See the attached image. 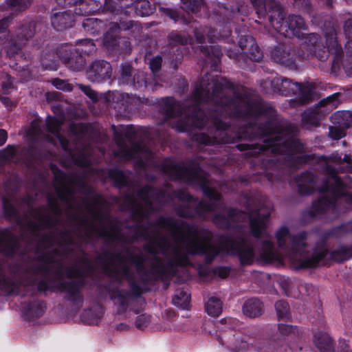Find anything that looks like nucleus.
I'll list each match as a JSON object with an SVG mask.
<instances>
[{
	"label": "nucleus",
	"instance_id": "obj_50",
	"mask_svg": "<svg viewBox=\"0 0 352 352\" xmlns=\"http://www.w3.org/2000/svg\"><path fill=\"white\" fill-rule=\"evenodd\" d=\"M3 208L5 213L7 216L10 217H15L16 214V210L14 207V206L10 203L9 201L4 200L3 201Z\"/></svg>",
	"mask_w": 352,
	"mask_h": 352
},
{
	"label": "nucleus",
	"instance_id": "obj_6",
	"mask_svg": "<svg viewBox=\"0 0 352 352\" xmlns=\"http://www.w3.org/2000/svg\"><path fill=\"white\" fill-rule=\"evenodd\" d=\"M56 267V273L58 276L65 275L70 278H80L82 276L91 275L94 272L92 263L87 256H84L82 261L71 267L63 269L60 263H54L52 259H47L45 262H41L39 266L34 271L33 278L30 283H37L38 289L40 291H45L50 287L49 278L53 268Z\"/></svg>",
	"mask_w": 352,
	"mask_h": 352
},
{
	"label": "nucleus",
	"instance_id": "obj_14",
	"mask_svg": "<svg viewBox=\"0 0 352 352\" xmlns=\"http://www.w3.org/2000/svg\"><path fill=\"white\" fill-rule=\"evenodd\" d=\"M98 206L95 205L88 208V213L93 219L94 223L99 221L102 223V227L98 231V234L112 241L120 240V233L118 228L114 226H104L103 225V217L98 211Z\"/></svg>",
	"mask_w": 352,
	"mask_h": 352
},
{
	"label": "nucleus",
	"instance_id": "obj_41",
	"mask_svg": "<svg viewBox=\"0 0 352 352\" xmlns=\"http://www.w3.org/2000/svg\"><path fill=\"white\" fill-rule=\"evenodd\" d=\"M277 316L279 319L287 318L289 315V307L287 302L280 300L275 304Z\"/></svg>",
	"mask_w": 352,
	"mask_h": 352
},
{
	"label": "nucleus",
	"instance_id": "obj_51",
	"mask_svg": "<svg viewBox=\"0 0 352 352\" xmlns=\"http://www.w3.org/2000/svg\"><path fill=\"white\" fill-rule=\"evenodd\" d=\"M134 82L137 88L142 87V86L148 87L150 85V82H148L144 74H138L137 77L134 78Z\"/></svg>",
	"mask_w": 352,
	"mask_h": 352
},
{
	"label": "nucleus",
	"instance_id": "obj_8",
	"mask_svg": "<svg viewBox=\"0 0 352 352\" xmlns=\"http://www.w3.org/2000/svg\"><path fill=\"white\" fill-rule=\"evenodd\" d=\"M284 10L276 3L269 12V19L272 27L285 37L295 36H301L300 31L306 30L307 25L304 19L298 15H291L284 21Z\"/></svg>",
	"mask_w": 352,
	"mask_h": 352
},
{
	"label": "nucleus",
	"instance_id": "obj_9",
	"mask_svg": "<svg viewBox=\"0 0 352 352\" xmlns=\"http://www.w3.org/2000/svg\"><path fill=\"white\" fill-rule=\"evenodd\" d=\"M324 32L327 51L333 56L332 71L336 73L343 68L348 75L352 76V56H346V58L342 60V50L338 43L335 28L329 23Z\"/></svg>",
	"mask_w": 352,
	"mask_h": 352
},
{
	"label": "nucleus",
	"instance_id": "obj_48",
	"mask_svg": "<svg viewBox=\"0 0 352 352\" xmlns=\"http://www.w3.org/2000/svg\"><path fill=\"white\" fill-rule=\"evenodd\" d=\"M111 176L116 179L118 184L123 186L127 184L128 179L124 173L120 170L114 171L111 173Z\"/></svg>",
	"mask_w": 352,
	"mask_h": 352
},
{
	"label": "nucleus",
	"instance_id": "obj_35",
	"mask_svg": "<svg viewBox=\"0 0 352 352\" xmlns=\"http://www.w3.org/2000/svg\"><path fill=\"white\" fill-rule=\"evenodd\" d=\"M131 10H134L137 15L144 16L152 13V8L147 0H137L133 1V5L129 8Z\"/></svg>",
	"mask_w": 352,
	"mask_h": 352
},
{
	"label": "nucleus",
	"instance_id": "obj_20",
	"mask_svg": "<svg viewBox=\"0 0 352 352\" xmlns=\"http://www.w3.org/2000/svg\"><path fill=\"white\" fill-rule=\"evenodd\" d=\"M32 215L37 221L36 225L34 226V231L41 230L43 228H52L54 224V219H52L48 210L45 208H40L34 210L32 212Z\"/></svg>",
	"mask_w": 352,
	"mask_h": 352
},
{
	"label": "nucleus",
	"instance_id": "obj_11",
	"mask_svg": "<svg viewBox=\"0 0 352 352\" xmlns=\"http://www.w3.org/2000/svg\"><path fill=\"white\" fill-rule=\"evenodd\" d=\"M338 104V96H330L322 100L314 109L305 111L302 116V124L306 129L318 126L322 118L334 109Z\"/></svg>",
	"mask_w": 352,
	"mask_h": 352
},
{
	"label": "nucleus",
	"instance_id": "obj_37",
	"mask_svg": "<svg viewBox=\"0 0 352 352\" xmlns=\"http://www.w3.org/2000/svg\"><path fill=\"white\" fill-rule=\"evenodd\" d=\"M206 310L209 316L217 317L222 311V303L219 298H210L206 304Z\"/></svg>",
	"mask_w": 352,
	"mask_h": 352
},
{
	"label": "nucleus",
	"instance_id": "obj_47",
	"mask_svg": "<svg viewBox=\"0 0 352 352\" xmlns=\"http://www.w3.org/2000/svg\"><path fill=\"white\" fill-rule=\"evenodd\" d=\"M344 31L346 36L349 38V41L346 43V47L348 49L352 47V40L350 38L352 37V20L349 19L345 22L344 26Z\"/></svg>",
	"mask_w": 352,
	"mask_h": 352
},
{
	"label": "nucleus",
	"instance_id": "obj_40",
	"mask_svg": "<svg viewBox=\"0 0 352 352\" xmlns=\"http://www.w3.org/2000/svg\"><path fill=\"white\" fill-rule=\"evenodd\" d=\"M183 8L192 12H199L204 6V0H181Z\"/></svg>",
	"mask_w": 352,
	"mask_h": 352
},
{
	"label": "nucleus",
	"instance_id": "obj_27",
	"mask_svg": "<svg viewBox=\"0 0 352 352\" xmlns=\"http://www.w3.org/2000/svg\"><path fill=\"white\" fill-rule=\"evenodd\" d=\"M243 311L245 316L250 318L257 317L263 312V304L256 298L249 299L245 302Z\"/></svg>",
	"mask_w": 352,
	"mask_h": 352
},
{
	"label": "nucleus",
	"instance_id": "obj_38",
	"mask_svg": "<svg viewBox=\"0 0 352 352\" xmlns=\"http://www.w3.org/2000/svg\"><path fill=\"white\" fill-rule=\"evenodd\" d=\"M215 30H207V37L210 43L215 42L216 41L219 39V36H216L214 34ZM206 32V30L203 29H196L195 30V40L197 43L202 45L204 43L205 37L204 34Z\"/></svg>",
	"mask_w": 352,
	"mask_h": 352
},
{
	"label": "nucleus",
	"instance_id": "obj_63",
	"mask_svg": "<svg viewBox=\"0 0 352 352\" xmlns=\"http://www.w3.org/2000/svg\"><path fill=\"white\" fill-rule=\"evenodd\" d=\"M131 67L129 65H126L122 66V78H125L129 76L131 74Z\"/></svg>",
	"mask_w": 352,
	"mask_h": 352
},
{
	"label": "nucleus",
	"instance_id": "obj_7",
	"mask_svg": "<svg viewBox=\"0 0 352 352\" xmlns=\"http://www.w3.org/2000/svg\"><path fill=\"white\" fill-rule=\"evenodd\" d=\"M166 201L164 192L146 186L138 192L136 199H128V207L134 212L136 217L148 219L155 210L156 203L163 204Z\"/></svg>",
	"mask_w": 352,
	"mask_h": 352
},
{
	"label": "nucleus",
	"instance_id": "obj_10",
	"mask_svg": "<svg viewBox=\"0 0 352 352\" xmlns=\"http://www.w3.org/2000/svg\"><path fill=\"white\" fill-rule=\"evenodd\" d=\"M271 85L274 91L280 94L288 96L298 94L302 104L309 102L312 96V90L310 85H301L293 82L291 80L278 76L271 80Z\"/></svg>",
	"mask_w": 352,
	"mask_h": 352
},
{
	"label": "nucleus",
	"instance_id": "obj_17",
	"mask_svg": "<svg viewBox=\"0 0 352 352\" xmlns=\"http://www.w3.org/2000/svg\"><path fill=\"white\" fill-rule=\"evenodd\" d=\"M118 156L124 159L130 160L135 157L136 155L144 156L146 160H142V164H147V160L153 157V153L146 148H142L140 146H135L133 148H129L126 146L120 145V151L116 154Z\"/></svg>",
	"mask_w": 352,
	"mask_h": 352
},
{
	"label": "nucleus",
	"instance_id": "obj_2",
	"mask_svg": "<svg viewBox=\"0 0 352 352\" xmlns=\"http://www.w3.org/2000/svg\"><path fill=\"white\" fill-rule=\"evenodd\" d=\"M230 87L231 84L226 79L206 74L195 87L191 101L192 107L187 109L186 104L176 102L173 98H167L164 100V111L168 118L180 117L175 125L180 132L187 131L192 127L201 129L207 124L208 121L205 120V118H199L203 114L199 105L204 101L213 102L217 110L220 111L221 117L223 115L257 116L259 114L258 104L253 102L243 92L229 90V93L234 95L233 98H223L228 94L226 89Z\"/></svg>",
	"mask_w": 352,
	"mask_h": 352
},
{
	"label": "nucleus",
	"instance_id": "obj_21",
	"mask_svg": "<svg viewBox=\"0 0 352 352\" xmlns=\"http://www.w3.org/2000/svg\"><path fill=\"white\" fill-rule=\"evenodd\" d=\"M74 16L67 12L55 13L52 16V24L57 30H62L72 26Z\"/></svg>",
	"mask_w": 352,
	"mask_h": 352
},
{
	"label": "nucleus",
	"instance_id": "obj_61",
	"mask_svg": "<svg viewBox=\"0 0 352 352\" xmlns=\"http://www.w3.org/2000/svg\"><path fill=\"white\" fill-rule=\"evenodd\" d=\"M14 153V148L13 146H8L3 151V156L6 158H11Z\"/></svg>",
	"mask_w": 352,
	"mask_h": 352
},
{
	"label": "nucleus",
	"instance_id": "obj_59",
	"mask_svg": "<svg viewBox=\"0 0 352 352\" xmlns=\"http://www.w3.org/2000/svg\"><path fill=\"white\" fill-rule=\"evenodd\" d=\"M176 196L178 197V199L190 202L192 199V197L186 191V190H179L177 192Z\"/></svg>",
	"mask_w": 352,
	"mask_h": 352
},
{
	"label": "nucleus",
	"instance_id": "obj_16",
	"mask_svg": "<svg viewBox=\"0 0 352 352\" xmlns=\"http://www.w3.org/2000/svg\"><path fill=\"white\" fill-rule=\"evenodd\" d=\"M77 45L78 47L76 48V52L80 53V56L78 58L75 65L73 64L74 58H69L67 60L69 67L73 70H80L83 67L85 60L82 57V54H90L95 52L96 50L95 44L89 39L80 40L78 41Z\"/></svg>",
	"mask_w": 352,
	"mask_h": 352
},
{
	"label": "nucleus",
	"instance_id": "obj_28",
	"mask_svg": "<svg viewBox=\"0 0 352 352\" xmlns=\"http://www.w3.org/2000/svg\"><path fill=\"white\" fill-rule=\"evenodd\" d=\"M314 342L320 352H333V342L326 333L318 332L314 336Z\"/></svg>",
	"mask_w": 352,
	"mask_h": 352
},
{
	"label": "nucleus",
	"instance_id": "obj_46",
	"mask_svg": "<svg viewBox=\"0 0 352 352\" xmlns=\"http://www.w3.org/2000/svg\"><path fill=\"white\" fill-rule=\"evenodd\" d=\"M151 322V318L146 314H142L135 320V327L139 329H145Z\"/></svg>",
	"mask_w": 352,
	"mask_h": 352
},
{
	"label": "nucleus",
	"instance_id": "obj_60",
	"mask_svg": "<svg viewBox=\"0 0 352 352\" xmlns=\"http://www.w3.org/2000/svg\"><path fill=\"white\" fill-rule=\"evenodd\" d=\"M10 23V18L5 17L0 20V33L4 32L8 28Z\"/></svg>",
	"mask_w": 352,
	"mask_h": 352
},
{
	"label": "nucleus",
	"instance_id": "obj_13",
	"mask_svg": "<svg viewBox=\"0 0 352 352\" xmlns=\"http://www.w3.org/2000/svg\"><path fill=\"white\" fill-rule=\"evenodd\" d=\"M322 246L325 248V252L327 254L324 259L320 261L314 267H316L321 265H324L329 260H333L337 262H342L344 261L352 258V245H340L337 249L333 250L330 253L328 252L327 247L324 243L317 245L314 248H319Z\"/></svg>",
	"mask_w": 352,
	"mask_h": 352
},
{
	"label": "nucleus",
	"instance_id": "obj_3",
	"mask_svg": "<svg viewBox=\"0 0 352 352\" xmlns=\"http://www.w3.org/2000/svg\"><path fill=\"white\" fill-rule=\"evenodd\" d=\"M320 163L324 167L326 177L320 179L311 173L302 174L297 184L301 194H309L314 190L322 193L311 208V215L333 220L341 213L352 207V192L337 176V170L351 171L352 157L345 154L342 157L338 153L329 157L322 156Z\"/></svg>",
	"mask_w": 352,
	"mask_h": 352
},
{
	"label": "nucleus",
	"instance_id": "obj_43",
	"mask_svg": "<svg viewBox=\"0 0 352 352\" xmlns=\"http://www.w3.org/2000/svg\"><path fill=\"white\" fill-rule=\"evenodd\" d=\"M1 81L2 90L5 94L10 93L13 88V80L12 78L6 73H1Z\"/></svg>",
	"mask_w": 352,
	"mask_h": 352
},
{
	"label": "nucleus",
	"instance_id": "obj_5",
	"mask_svg": "<svg viewBox=\"0 0 352 352\" xmlns=\"http://www.w3.org/2000/svg\"><path fill=\"white\" fill-rule=\"evenodd\" d=\"M164 173L173 179H181L186 182L197 184L201 186L204 195L209 199L208 203L200 202L199 210L203 212L216 211L221 208L220 194L216 190V184L210 181L206 173L197 168H186L173 159H166L162 164Z\"/></svg>",
	"mask_w": 352,
	"mask_h": 352
},
{
	"label": "nucleus",
	"instance_id": "obj_39",
	"mask_svg": "<svg viewBox=\"0 0 352 352\" xmlns=\"http://www.w3.org/2000/svg\"><path fill=\"white\" fill-rule=\"evenodd\" d=\"M8 8L10 12H19L30 6V0H7Z\"/></svg>",
	"mask_w": 352,
	"mask_h": 352
},
{
	"label": "nucleus",
	"instance_id": "obj_64",
	"mask_svg": "<svg viewBox=\"0 0 352 352\" xmlns=\"http://www.w3.org/2000/svg\"><path fill=\"white\" fill-rule=\"evenodd\" d=\"M8 138L7 132L4 129H0V146L3 145Z\"/></svg>",
	"mask_w": 352,
	"mask_h": 352
},
{
	"label": "nucleus",
	"instance_id": "obj_30",
	"mask_svg": "<svg viewBox=\"0 0 352 352\" xmlns=\"http://www.w3.org/2000/svg\"><path fill=\"white\" fill-rule=\"evenodd\" d=\"M82 283L80 280H70L68 282H63L60 284V289L66 292L72 300L81 298L80 288Z\"/></svg>",
	"mask_w": 352,
	"mask_h": 352
},
{
	"label": "nucleus",
	"instance_id": "obj_32",
	"mask_svg": "<svg viewBox=\"0 0 352 352\" xmlns=\"http://www.w3.org/2000/svg\"><path fill=\"white\" fill-rule=\"evenodd\" d=\"M333 124L347 129L352 126V113L348 111H338L331 116Z\"/></svg>",
	"mask_w": 352,
	"mask_h": 352
},
{
	"label": "nucleus",
	"instance_id": "obj_25",
	"mask_svg": "<svg viewBox=\"0 0 352 352\" xmlns=\"http://www.w3.org/2000/svg\"><path fill=\"white\" fill-rule=\"evenodd\" d=\"M247 45H243V41L239 42V47L241 50L246 54L251 60L258 61L261 58V52L259 47L255 43V41L252 37H247L245 38Z\"/></svg>",
	"mask_w": 352,
	"mask_h": 352
},
{
	"label": "nucleus",
	"instance_id": "obj_26",
	"mask_svg": "<svg viewBox=\"0 0 352 352\" xmlns=\"http://www.w3.org/2000/svg\"><path fill=\"white\" fill-rule=\"evenodd\" d=\"M111 298L118 306V311L124 312L126 310L130 298V293L122 289L113 290L110 294Z\"/></svg>",
	"mask_w": 352,
	"mask_h": 352
},
{
	"label": "nucleus",
	"instance_id": "obj_1",
	"mask_svg": "<svg viewBox=\"0 0 352 352\" xmlns=\"http://www.w3.org/2000/svg\"><path fill=\"white\" fill-rule=\"evenodd\" d=\"M272 210V204L266 200L248 214L251 232L257 239L256 245L240 236L226 238L215 246L211 243L210 231L184 221L161 219L157 231L155 228L146 230V239L149 240L146 245V281L173 276L177 266L189 264L190 254H204L208 262L219 253L236 255L242 265H250L256 259L274 263L287 258L296 269L311 268L324 259L327 254L324 247L307 252L306 234H294L286 226L275 232L276 248L266 230Z\"/></svg>",
	"mask_w": 352,
	"mask_h": 352
},
{
	"label": "nucleus",
	"instance_id": "obj_55",
	"mask_svg": "<svg viewBox=\"0 0 352 352\" xmlns=\"http://www.w3.org/2000/svg\"><path fill=\"white\" fill-rule=\"evenodd\" d=\"M278 283L282 288L283 293L285 294H288L291 285L289 280L284 277H281L278 280Z\"/></svg>",
	"mask_w": 352,
	"mask_h": 352
},
{
	"label": "nucleus",
	"instance_id": "obj_44",
	"mask_svg": "<svg viewBox=\"0 0 352 352\" xmlns=\"http://www.w3.org/2000/svg\"><path fill=\"white\" fill-rule=\"evenodd\" d=\"M24 45L16 39H13L9 46L6 48V53L9 57H12L21 50V47Z\"/></svg>",
	"mask_w": 352,
	"mask_h": 352
},
{
	"label": "nucleus",
	"instance_id": "obj_49",
	"mask_svg": "<svg viewBox=\"0 0 352 352\" xmlns=\"http://www.w3.org/2000/svg\"><path fill=\"white\" fill-rule=\"evenodd\" d=\"M30 311L33 316L40 317L45 311V306L43 303H34Z\"/></svg>",
	"mask_w": 352,
	"mask_h": 352
},
{
	"label": "nucleus",
	"instance_id": "obj_12",
	"mask_svg": "<svg viewBox=\"0 0 352 352\" xmlns=\"http://www.w3.org/2000/svg\"><path fill=\"white\" fill-rule=\"evenodd\" d=\"M112 69L111 65L104 60L94 62L87 72V78L91 82H101L111 78Z\"/></svg>",
	"mask_w": 352,
	"mask_h": 352
},
{
	"label": "nucleus",
	"instance_id": "obj_62",
	"mask_svg": "<svg viewBox=\"0 0 352 352\" xmlns=\"http://www.w3.org/2000/svg\"><path fill=\"white\" fill-rule=\"evenodd\" d=\"M339 352H351L348 343L345 340L340 341Z\"/></svg>",
	"mask_w": 352,
	"mask_h": 352
},
{
	"label": "nucleus",
	"instance_id": "obj_53",
	"mask_svg": "<svg viewBox=\"0 0 352 352\" xmlns=\"http://www.w3.org/2000/svg\"><path fill=\"white\" fill-rule=\"evenodd\" d=\"M78 87L92 100H97L98 96L96 92L92 90L90 87L83 85H78Z\"/></svg>",
	"mask_w": 352,
	"mask_h": 352
},
{
	"label": "nucleus",
	"instance_id": "obj_45",
	"mask_svg": "<svg viewBox=\"0 0 352 352\" xmlns=\"http://www.w3.org/2000/svg\"><path fill=\"white\" fill-rule=\"evenodd\" d=\"M345 128L338 126H331L329 128V135L332 139L340 140L345 136Z\"/></svg>",
	"mask_w": 352,
	"mask_h": 352
},
{
	"label": "nucleus",
	"instance_id": "obj_31",
	"mask_svg": "<svg viewBox=\"0 0 352 352\" xmlns=\"http://www.w3.org/2000/svg\"><path fill=\"white\" fill-rule=\"evenodd\" d=\"M210 120V122L216 127L217 131L219 133L220 137L217 138V136H215V138L217 139L216 141L219 143L231 142L232 141V139L226 137V135H228L226 124L222 122V120L218 117H211Z\"/></svg>",
	"mask_w": 352,
	"mask_h": 352
},
{
	"label": "nucleus",
	"instance_id": "obj_58",
	"mask_svg": "<svg viewBox=\"0 0 352 352\" xmlns=\"http://www.w3.org/2000/svg\"><path fill=\"white\" fill-rule=\"evenodd\" d=\"M96 23L97 20L96 19L88 18L83 21L82 26L85 30L89 31L91 29L94 28Z\"/></svg>",
	"mask_w": 352,
	"mask_h": 352
},
{
	"label": "nucleus",
	"instance_id": "obj_34",
	"mask_svg": "<svg viewBox=\"0 0 352 352\" xmlns=\"http://www.w3.org/2000/svg\"><path fill=\"white\" fill-rule=\"evenodd\" d=\"M96 8L95 0H80L75 13L78 15L90 14L96 11Z\"/></svg>",
	"mask_w": 352,
	"mask_h": 352
},
{
	"label": "nucleus",
	"instance_id": "obj_33",
	"mask_svg": "<svg viewBox=\"0 0 352 352\" xmlns=\"http://www.w3.org/2000/svg\"><path fill=\"white\" fill-rule=\"evenodd\" d=\"M34 32L35 25L34 23H30L19 28L14 39L25 45L27 41L33 37Z\"/></svg>",
	"mask_w": 352,
	"mask_h": 352
},
{
	"label": "nucleus",
	"instance_id": "obj_18",
	"mask_svg": "<svg viewBox=\"0 0 352 352\" xmlns=\"http://www.w3.org/2000/svg\"><path fill=\"white\" fill-rule=\"evenodd\" d=\"M224 212L227 214L226 216L224 214H218L214 218V222L220 227L229 228L232 226V223L235 221H241L245 214L241 212L235 210H225Z\"/></svg>",
	"mask_w": 352,
	"mask_h": 352
},
{
	"label": "nucleus",
	"instance_id": "obj_52",
	"mask_svg": "<svg viewBox=\"0 0 352 352\" xmlns=\"http://www.w3.org/2000/svg\"><path fill=\"white\" fill-rule=\"evenodd\" d=\"M161 65L162 58L160 56H155L150 60L149 66L153 73L157 72L160 69Z\"/></svg>",
	"mask_w": 352,
	"mask_h": 352
},
{
	"label": "nucleus",
	"instance_id": "obj_15",
	"mask_svg": "<svg viewBox=\"0 0 352 352\" xmlns=\"http://www.w3.org/2000/svg\"><path fill=\"white\" fill-rule=\"evenodd\" d=\"M132 27V22H120L119 24H113L109 32L103 37V47L109 52L114 50L118 45V32L120 30H126Z\"/></svg>",
	"mask_w": 352,
	"mask_h": 352
},
{
	"label": "nucleus",
	"instance_id": "obj_57",
	"mask_svg": "<svg viewBox=\"0 0 352 352\" xmlns=\"http://www.w3.org/2000/svg\"><path fill=\"white\" fill-rule=\"evenodd\" d=\"M107 98L109 102L112 100L113 102H118L121 99L124 98V95L116 91L108 93Z\"/></svg>",
	"mask_w": 352,
	"mask_h": 352
},
{
	"label": "nucleus",
	"instance_id": "obj_4",
	"mask_svg": "<svg viewBox=\"0 0 352 352\" xmlns=\"http://www.w3.org/2000/svg\"><path fill=\"white\" fill-rule=\"evenodd\" d=\"M263 135L266 136L263 145L241 144L237 145L238 149L245 151L248 156H256L261 151H270L277 161H289L294 164L305 161L304 146L294 138V127L270 124Z\"/></svg>",
	"mask_w": 352,
	"mask_h": 352
},
{
	"label": "nucleus",
	"instance_id": "obj_42",
	"mask_svg": "<svg viewBox=\"0 0 352 352\" xmlns=\"http://www.w3.org/2000/svg\"><path fill=\"white\" fill-rule=\"evenodd\" d=\"M172 43L175 44H186L188 43L192 44L193 41L192 38H188L182 34L177 32H171L168 36Z\"/></svg>",
	"mask_w": 352,
	"mask_h": 352
},
{
	"label": "nucleus",
	"instance_id": "obj_24",
	"mask_svg": "<svg viewBox=\"0 0 352 352\" xmlns=\"http://www.w3.org/2000/svg\"><path fill=\"white\" fill-rule=\"evenodd\" d=\"M272 59L281 65L292 68L294 65L290 53L286 50L285 47L278 46L272 51Z\"/></svg>",
	"mask_w": 352,
	"mask_h": 352
},
{
	"label": "nucleus",
	"instance_id": "obj_29",
	"mask_svg": "<svg viewBox=\"0 0 352 352\" xmlns=\"http://www.w3.org/2000/svg\"><path fill=\"white\" fill-rule=\"evenodd\" d=\"M19 241L10 234L0 239V252L8 256H12L18 252Z\"/></svg>",
	"mask_w": 352,
	"mask_h": 352
},
{
	"label": "nucleus",
	"instance_id": "obj_36",
	"mask_svg": "<svg viewBox=\"0 0 352 352\" xmlns=\"http://www.w3.org/2000/svg\"><path fill=\"white\" fill-rule=\"evenodd\" d=\"M190 295L183 289H177L173 298V303L183 309H188L190 303Z\"/></svg>",
	"mask_w": 352,
	"mask_h": 352
},
{
	"label": "nucleus",
	"instance_id": "obj_54",
	"mask_svg": "<svg viewBox=\"0 0 352 352\" xmlns=\"http://www.w3.org/2000/svg\"><path fill=\"white\" fill-rule=\"evenodd\" d=\"M278 330L281 335L289 336L294 333L296 329L289 325L281 324L278 326Z\"/></svg>",
	"mask_w": 352,
	"mask_h": 352
},
{
	"label": "nucleus",
	"instance_id": "obj_22",
	"mask_svg": "<svg viewBox=\"0 0 352 352\" xmlns=\"http://www.w3.org/2000/svg\"><path fill=\"white\" fill-rule=\"evenodd\" d=\"M63 122V120L61 118L49 116L46 119V128L49 132L54 135L57 140H58L63 148L67 149V142L59 133V129Z\"/></svg>",
	"mask_w": 352,
	"mask_h": 352
},
{
	"label": "nucleus",
	"instance_id": "obj_23",
	"mask_svg": "<svg viewBox=\"0 0 352 352\" xmlns=\"http://www.w3.org/2000/svg\"><path fill=\"white\" fill-rule=\"evenodd\" d=\"M133 5V0H105L104 3L107 10L116 14L124 13V14H129L131 12L126 9H129Z\"/></svg>",
	"mask_w": 352,
	"mask_h": 352
},
{
	"label": "nucleus",
	"instance_id": "obj_19",
	"mask_svg": "<svg viewBox=\"0 0 352 352\" xmlns=\"http://www.w3.org/2000/svg\"><path fill=\"white\" fill-rule=\"evenodd\" d=\"M55 188L57 195L63 201L69 202L74 198V192L69 185L63 174L56 175Z\"/></svg>",
	"mask_w": 352,
	"mask_h": 352
},
{
	"label": "nucleus",
	"instance_id": "obj_56",
	"mask_svg": "<svg viewBox=\"0 0 352 352\" xmlns=\"http://www.w3.org/2000/svg\"><path fill=\"white\" fill-rule=\"evenodd\" d=\"M53 85L58 89L70 91L72 90L71 86L65 81L60 79H55L53 81Z\"/></svg>",
	"mask_w": 352,
	"mask_h": 352
}]
</instances>
